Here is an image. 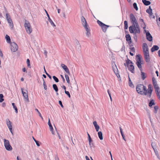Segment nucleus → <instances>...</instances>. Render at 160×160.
<instances>
[{"instance_id":"16","label":"nucleus","mask_w":160,"mask_h":160,"mask_svg":"<svg viewBox=\"0 0 160 160\" xmlns=\"http://www.w3.org/2000/svg\"><path fill=\"white\" fill-rule=\"evenodd\" d=\"M45 11L47 15V17H48V20L49 21V22L51 24L53 27L56 26L55 25V24L52 21V20H51V19L50 18L49 15V14H48V12H47V11L45 9Z\"/></svg>"},{"instance_id":"15","label":"nucleus","mask_w":160,"mask_h":160,"mask_svg":"<svg viewBox=\"0 0 160 160\" xmlns=\"http://www.w3.org/2000/svg\"><path fill=\"white\" fill-rule=\"evenodd\" d=\"M61 66L68 74L69 75L70 74V73L68 68L66 65L64 64H61Z\"/></svg>"},{"instance_id":"17","label":"nucleus","mask_w":160,"mask_h":160,"mask_svg":"<svg viewBox=\"0 0 160 160\" xmlns=\"http://www.w3.org/2000/svg\"><path fill=\"white\" fill-rule=\"evenodd\" d=\"M125 38L126 41L129 44H130L132 42V40L131 36L129 34H127L126 35Z\"/></svg>"},{"instance_id":"32","label":"nucleus","mask_w":160,"mask_h":160,"mask_svg":"<svg viewBox=\"0 0 160 160\" xmlns=\"http://www.w3.org/2000/svg\"><path fill=\"white\" fill-rule=\"evenodd\" d=\"M124 29L125 30L127 29L128 28V23L127 21H125L124 22Z\"/></svg>"},{"instance_id":"19","label":"nucleus","mask_w":160,"mask_h":160,"mask_svg":"<svg viewBox=\"0 0 160 160\" xmlns=\"http://www.w3.org/2000/svg\"><path fill=\"white\" fill-rule=\"evenodd\" d=\"M141 71V78L142 80H144L147 77V74L146 73L142 72V70Z\"/></svg>"},{"instance_id":"39","label":"nucleus","mask_w":160,"mask_h":160,"mask_svg":"<svg viewBox=\"0 0 160 160\" xmlns=\"http://www.w3.org/2000/svg\"><path fill=\"white\" fill-rule=\"evenodd\" d=\"M75 44L76 45V47L78 48V49H79V47H80V45L79 42L78 40H76L75 41Z\"/></svg>"},{"instance_id":"34","label":"nucleus","mask_w":160,"mask_h":160,"mask_svg":"<svg viewBox=\"0 0 160 160\" xmlns=\"http://www.w3.org/2000/svg\"><path fill=\"white\" fill-rule=\"evenodd\" d=\"M155 90L156 92H158L160 91V88L158 86V85L155 86H154Z\"/></svg>"},{"instance_id":"27","label":"nucleus","mask_w":160,"mask_h":160,"mask_svg":"<svg viewBox=\"0 0 160 160\" xmlns=\"http://www.w3.org/2000/svg\"><path fill=\"white\" fill-rule=\"evenodd\" d=\"M5 38L7 42L8 43H10L11 42L10 37L8 35H6L5 36Z\"/></svg>"},{"instance_id":"64","label":"nucleus","mask_w":160,"mask_h":160,"mask_svg":"<svg viewBox=\"0 0 160 160\" xmlns=\"http://www.w3.org/2000/svg\"><path fill=\"white\" fill-rule=\"evenodd\" d=\"M158 54L159 56L160 57V51H158Z\"/></svg>"},{"instance_id":"13","label":"nucleus","mask_w":160,"mask_h":160,"mask_svg":"<svg viewBox=\"0 0 160 160\" xmlns=\"http://www.w3.org/2000/svg\"><path fill=\"white\" fill-rule=\"evenodd\" d=\"M21 91L24 98L26 100L28 101L29 98L28 91L27 90H26L25 92H24L22 88H21Z\"/></svg>"},{"instance_id":"41","label":"nucleus","mask_w":160,"mask_h":160,"mask_svg":"<svg viewBox=\"0 0 160 160\" xmlns=\"http://www.w3.org/2000/svg\"><path fill=\"white\" fill-rule=\"evenodd\" d=\"M3 95L2 94H0V102H3L4 99H3Z\"/></svg>"},{"instance_id":"50","label":"nucleus","mask_w":160,"mask_h":160,"mask_svg":"<svg viewBox=\"0 0 160 160\" xmlns=\"http://www.w3.org/2000/svg\"><path fill=\"white\" fill-rule=\"evenodd\" d=\"M156 93L157 96L158 97V98L160 99V91H159L156 92Z\"/></svg>"},{"instance_id":"45","label":"nucleus","mask_w":160,"mask_h":160,"mask_svg":"<svg viewBox=\"0 0 160 160\" xmlns=\"http://www.w3.org/2000/svg\"><path fill=\"white\" fill-rule=\"evenodd\" d=\"M52 78L56 82H59L58 79L56 76H53Z\"/></svg>"},{"instance_id":"51","label":"nucleus","mask_w":160,"mask_h":160,"mask_svg":"<svg viewBox=\"0 0 160 160\" xmlns=\"http://www.w3.org/2000/svg\"><path fill=\"white\" fill-rule=\"evenodd\" d=\"M119 128H120V132L121 133V134L122 135L124 134H123V132L122 131V128L121 127H120Z\"/></svg>"},{"instance_id":"7","label":"nucleus","mask_w":160,"mask_h":160,"mask_svg":"<svg viewBox=\"0 0 160 160\" xmlns=\"http://www.w3.org/2000/svg\"><path fill=\"white\" fill-rule=\"evenodd\" d=\"M24 26L27 32L29 34H30L32 31V30L30 24L28 21H26V22L24 24Z\"/></svg>"},{"instance_id":"29","label":"nucleus","mask_w":160,"mask_h":160,"mask_svg":"<svg viewBox=\"0 0 160 160\" xmlns=\"http://www.w3.org/2000/svg\"><path fill=\"white\" fill-rule=\"evenodd\" d=\"M154 109V112L155 113H157V111L159 109L158 106L157 105L153 107Z\"/></svg>"},{"instance_id":"24","label":"nucleus","mask_w":160,"mask_h":160,"mask_svg":"<svg viewBox=\"0 0 160 160\" xmlns=\"http://www.w3.org/2000/svg\"><path fill=\"white\" fill-rule=\"evenodd\" d=\"M142 50H148V48L147 44L146 43H144L142 46Z\"/></svg>"},{"instance_id":"38","label":"nucleus","mask_w":160,"mask_h":160,"mask_svg":"<svg viewBox=\"0 0 160 160\" xmlns=\"http://www.w3.org/2000/svg\"><path fill=\"white\" fill-rule=\"evenodd\" d=\"M87 134L88 137V141L89 142V145L90 146L91 145V142H92V139L91 138L90 135L88 134V133L87 132Z\"/></svg>"},{"instance_id":"22","label":"nucleus","mask_w":160,"mask_h":160,"mask_svg":"<svg viewBox=\"0 0 160 160\" xmlns=\"http://www.w3.org/2000/svg\"><path fill=\"white\" fill-rule=\"evenodd\" d=\"M112 66L114 73L116 74H117L118 73V69L116 65L115 64L113 65V64H112Z\"/></svg>"},{"instance_id":"14","label":"nucleus","mask_w":160,"mask_h":160,"mask_svg":"<svg viewBox=\"0 0 160 160\" xmlns=\"http://www.w3.org/2000/svg\"><path fill=\"white\" fill-rule=\"evenodd\" d=\"M85 26L84 27V28H85L86 30V35L88 37H89L91 35V33L90 32V30L89 27L88 25L87 26L86 25H85Z\"/></svg>"},{"instance_id":"47","label":"nucleus","mask_w":160,"mask_h":160,"mask_svg":"<svg viewBox=\"0 0 160 160\" xmlns=\"http://www.w3.org/2000/svg\"><path fill=\"white\" fill-rule=\"evenodd\" d=\"M35 110L38 112V114H39V116H40V117L41 118H42V119H43V118H42V115H41V114L40 112L36 108V109H35Z\"/></svg>"},{"instance_id":"44","label":"nucleus","mask_w":160,"mask_h":160,"mask_svg":"<svg viewBox=\"0 0 160 160\" xmlns=\"http://www.w3.org/2000/svg\"><path fill=\"white\" fill-rule=\"evenodd\" d=\"M43 85L44 88L45 90H47V87L46 84L45 82V81L43 80Z\"/></svg>"},{"instance_id":"23","label":"nucleus","mask_w":160,"mask_h":160,"mask_svg":"<svg viewBox=\"0 0 160 160\" xmlns=\"http://www.w3.org/2000/svg\"><path fill=\"white\" fill-rule=\"evenodd\" d=\"M134 33H132L133 34V38L135 40L136 42L137 41V37L136 35L137 33L139 34L140 32H140H136V30L135 29V30L134 31Z\"/></svg>"},{"instance_id":"20","label":"nucleus","mask_w":160,"mask_h":160,"mask_svg":"<svg viewBox=\"0 0 160 160\" xmlns=\"http://www.w3.org/2000/svg\"><path fill=\"white\" fill-rule=\"evenodd\" d=\"M48 125L49 127L50 131L53 134H54V132L53 131V129L51 123H50L49 119L48 122Z\"/></svg>"},{"instance_id":"46","label":"nucleus","mask_w":160,"mask_h":160,"mask_svg":"<svg viewBox=\"0 0 160 160\" xmlns=\"http://www.w3.org/2000/svg\"><path fill=\"white\" fill-rule=\"evenodd\" d=\"M152 10L151 8V18H152L153 19L155 18V16L152 15Z\"/></svg>"},{"instance_id":"57","label":"nucleus","mask_w":160,"mask_h":160,"mask_svg":"<svg viewBox=\"0 0 160 160\" xmlns=\"http://www.w3.org/2000/svg\"><path fill=\"white\" fill-rule=\"evenodd\" d=\"M2 107H4L6 106V104L5 102H3L2 104Z\"/></svg>"},{"instance_id":"60","label":"nucleus","mask_w":160,"mask_h":160,"mask_svg":"<svg viewBox=\"0 0 160 160\" xmlns=\"http://www.w3.org/2000/svg\"><path fill=\"white\" fill-rule=\"evenodd\" d=\"M85 158H86V160H90L89 159V158H88V156H85Z\"/></svg>"},{"instance_id":"56","label":"nucleus","mask_w":160,"mask_h":160,"mask_svg":"<svg viewBox=\"0 0 160 160\" xmlns=\"http://www.w3.org/2000/svg\"><path fill=\"white\" fill-rule=\"evenodd\" d=\"M62 88L64 89V90H65V91H66V88L64 85L62 86Z\"/></svg>"},{"instance_id":"8","label":"nucleus","mask_w":160,"mask_h":160,"mask_svg":"<svg viewBox=\"0 0 160 160\" xmlns=\"http://www.w3.org/2000/svg\"><path fill=\"white\" fill-rule=\"evenodd\" d=\"M6 18L7 22L9 23V26L11 27V29H13L14 27L13 24L10 16L8 13L6 14Z\"/></svg>"},{"instance_id":"4","label":"nucleus","mask_w":160,"mask_h":160,"mask_svg":"<svg viewBox=\"0 0 160 160\" xmlns=\"http://www.w3.org/2000/svg\"><path fill=\"white\" fill-rule=\"evenodd\" d=\"M133 63L129 59H127L126 60V63H125V66L126 65L127 66L128 70L132 73H134L135 72L134 66L133 65Z\"/></svg>"},{"instance_id":"62","label":"nucleus","mask_w":160,"mask_h":160,"mask_svg":"<svg viewBox=\"0 0 160 160\" xmlns=\"http://www.w3.org/2000/svg\"><path fill=\"white\" fill-rule=\"evenodd\" d=\"M37 145L38 146H40V144H39V142L38 141V142H36V143Z\"/></svg>"},{"instance_id":"9","label":"nucleus","mask_w":160,"mask_h":160,"mask_svg":"<svg viewBox=\"0 0 160 160\" xmlns=\"http://www.w3.org/2000/svg\"><path fill=\"white\" fill-rule=\"evenodd\" d=\"M4 146L6 149L8 151H11L12 148V146L10 145L9 141L5 139H4Z\"/></svg>"},{"instance_id":"61","label":"nucleus","mask_w":160,"mask_h":160,"mask_svg":"<svg viewBox=\"0 0 160 160\" xmlns=\"http://www.w3.org/2000/svg\"><path fill=\"white\" fill-rule=\"evenodd\" d=\"M22 71L23 72H25L26 71V68H22Z\"/></svg>"},{"instance_id":"63","label":"nucleus","mask_w":160,"mask_h":160,"mask_svg":"<svg viewBox=\"0 0 160 160\" xmlns=\"http://www.w3.org/2000/svg\"><path fill=\"white\" fill-rule=\"evenodd\" d=\"M156 73L157 74V76H158V71H156Z\"/></svg>"},{"instance_id":"31","label":"nucleus","mask_w":160,"mask_h":160,"mask_svg":"<svg viewBox=\"0 0 160 160\" xmlns=\"http://www.w3.org/2000/svg\"><path fill=\"white\" fill-rule=\"evenodd\" d=\"M98 136L101 140L103 139V137L102 135V133L101 132H99L98 133Z\"/></svg>"},{"instance_id":"3","label":"nucleus","mask_w":160,"mask_h":160,"mask_svg":"<svg viewBox=\"0 0 160 160\" xmlns=\"http://www.w3.org/2000/svg\"><path fill=\"white\" fill-rule=\"evenodd\" d=\"M136 64L140 71L142 70V66L144 64V62L142 60L141 55L138 54L136 57Z\"/></svg>"},{"instance_id":"36","label":"nucleus","mask_w":160,"mask_h":160,"mask_svg":"<svg viewBox=\"0 0 160 160\" xmlns=\"http://www.w3.org/2000/svg\"><path fill=\"white\" fill-rule=\"evenodd\" d=\"M159 47L157 45H154L151 49V50H158Z\"/></svg>"},{"instance_id":"30","label":"nucleus","mask_w":160,"mask_h":160,"mask_svg":"<svg viewBox=\"0 0 160 160\" xmlns=\"http://www.w3.org/2000/svg\"><path fill=\"white\" fill-rule=\"evenodd\" d=\"M152 83H153V86L158 85L157 84V81L156 80V79L155 78H152Z\"/></svg>"},{"instance_id":"5","label":"nucleus","mask_w":160,"mask_h":160,"mask_svg":"<svg viewBox=\"0 0 160 160\" xmlns=\"http://www.w3.org/2000/svg\"><path fill=\"white\" fill-rule=\"evenodd\" d=\"M139 21L140 24H141V27H142L143 29H144V31L146 33V38L147 39L148 41H150V33L149 31H148V32H146L145 30V24L143 20L142 19L140 18Z\"/></svg>"},{"instance_id":"11","label":"nucleus","mask_w":160,"mask_h":160,"mask_svg":"<svg viewBox=\"0 0 160 160\" xmlns=\"http://www.w3.org/2000/svg\"><path fill=\"white\" fill-rule=\"evenodd\" d=\"M11 50H18V46L15 42H11L10 43Z\"/></svg>"},{"instance_id":"33","label":"nucleus","mask_w":160,"mask_h":160,"mask_svg":"<svg viewBox=\"0 0 160 160\" xmlns=\"http://www.w3.org/2000/svg\"><path fill=\"white\" fill-rule=\"evenodd\" d=\"M52 87L55 92H57L58 90L57 85L56 84H53L52 85Z\"/></svg>"},{"instance_id":"35","label":"nucleus","mask_w":160,"mask_h":160,"mask_svg":"<svg viewBox=\"0 0 160 160\" xmlns=\"http://www.w3.org/2000/svg\"><path fill=\"white\" fill-rule=\"evenodd\" d=\"M156 104L155 101L154 100H151V108H153L152 105H155Z\"/></svg>"},{"instance_id":"12","label":"nucleus","mask_w":160,"mask_h":160,"mask_svg":"<svg viewBox=\"0 0 160 160\" xmlns=\"http://www.w3.org/2000/svg\"><path fill=\"white\" fill-rule=\"evenodd\" d=\"M6 123L7 125L8 128L10 132L12 134V125L11 122L8 119H7L6 120Z\"/></svg>"},{"instance_id":"28","label":"nucleus","mask_w":160,"mask_h":160,"mask_svg":"<svg viewBox=\"0 0 160 160\" xmlns=\"http://www.w3.org/2000/svg\"><path fill=\"white\" fill-rule=\"evenodd\" d=\"M128 80H129L128 83H129V86L132 88H133L134 85L133 84L129 76H128Z\"/></svg>"},{"instance_id":"58","label":"nucleus","mask_w":160,"mask_h":160,"mask_svg":"<svg viewBox=\"0 0 160 160\" xmlns=\"http://www.w3.org/2000/svg\"><path fill=\"white\" fill-rule=\"evenodd\" d=\"M44 54H45V57H47V52L46 51H44Z\"/></svg>"},{"instance_id":"2","label":"nucleus","mask_w":160,"mask_h":160,"mask_svg":"<svg viewBox=\"0 0 160 160\" xmlns=\"http://www.w3.org/2000/svg\"><path fill=\"white\" fill-rule=\"evenodd\" d=\"M148 88L143 84H138L136 87L137 92L139 94L147 96H150V84L148 85Z\"/></svg>"},{"instance_id":"1","label":"nucleus","mask_w":160,"mask_h":160,"mask_svg":"<svg viewBox=\"0 0 160 160\" xmlns=\"http://www.w3.org/2000/svg\"><path fill=\"white\" fill-rule=\"evenodd\" d=\"M130 18L132 24V25L129 27L130 33H134L135 29L136 30V32H140L139 25L136 18L133 13H132L130 14Z\"/></svg>"},{"instance_id":"55","label":"nucleus","mask_w":160,"mask_h":160,"mask_svg":"<svg viewBox=\"0 0 160 160\" xmlns=\"http://www.w3.org/2000/svg\"><path fill=\"white\" fill-rule=\"evenodd\" d=\"M0 56L1 57H3V54L2 51H0Z\"/></svg>"},{"instance_id":"18","label":"nucleus","mask_w":160,"mask_h":160,"mask_svg":"<svg viewBox=\"0 0 160 160\" xmlns=\"http://www.w3.org/2000/svg\"><path fill=\"white\" fill-rule=\"evenodd\" d=\"M81 19L82 23V25H83V26L84 27L85 26V25H86L87 26L88 25L86 21L85 18L83 16H82L81 17Z\"/></svg>"},{"instance_id":"53","label":"nucleus","mask_w":160,"mask_h":160,"mask_svg":"<svg viewBox=\"0 0 160 160\" xmlns=\"http://www.w3.org/2000/svg\"><path fill=\"white\" fill-rule=\"evenodd\" d=\"M46 74L49 77L50 79H52L51 77L47 72H46Z\"/></svg>"},{"instance_id":"42","label":"nucleus","mask_w":160,"mask_h":160,"mask_svg":"<svg viewBox=\"0 0 160 160\" xmlns=\"http://www.w3.org/2000/svg\"><path fill=\"white\" fill-rule=\"evenodd\" d=\"M133 6L134 8L136 10H138V7L137 6V3L135 2H134L133 4Z\"/></svg>"},{"instance_id":"43","label":"nucleus","mask_w":160,"mask_h":160,"mask_svg":"<svg viewBox=\"0 0 160 160\" xmlns=\"http://www.w3.org/2000/svg\"><path fill=\"white\" fill-rule=\"evenodd\" d=\"M27 66L29 68H31V66L30 63V60L29 59H28L27 60Z\"/></svg>"},{"instance_id":"37","label":"nucleus","mask_w":160,"mask_h":160,"mask_svg":"<svg viewBox=\"0 0 160 160\" xmlns=\"http://www.w3.org/2000/svg\"><path fill=\"white\" fill-rule=\"evenodd\" d=\"M12 105L13 107V108L15 110V112L17 113H18V108H17L16 106L15 105V104L14 103H12Z\"/></svg>"},{"instance_id":"48","label":"nucleus","mask_w":160,"mask_h":160,"mask_svg":"<svg viewBox=\"0 0 160 160\" xmlns=\"http://www.w3.org/2000/svg\"><path fill=\"white\" fill-rule=\"evenodd\" d=\"M65 94H66L69 98H70L71 97L70 94L68 91H65Z\"/></svg>"},{"instance_id":"25","label":"nucleus","mask_w":160,"mask_h":160,"mask_svg":"<svg viewBox=\"0 0 160 160\" xmlns=\"http://www.w3.org/2000/svg\"><path fill=\"white\" fill-rule=\"evenodd\" d=\"M151 145H152V148L153 149V150H154V152H155V154L158 157V151L157 150V149L155 147H154L153 143H152Z\"/></svg>"},{"instance_id":"6","label":"nucleus","mask_w":160,"mask_h":160,"mask_svg":"<svg viewBox=\"0 0 160 160\" xmlns=\"http://www.w3.org/2000/svg\"><path fill=\"white\" fill-rule=\"evenodd\" d=\"M97 22L98 25L101 27L102 31L104 32H105L107 31L108 28L110 27V26L105 24L99 20L97 21Z\"/></svg>"},{"instance_id":"59","label":"nucleus","mask_w":160,"mask_h":160,"mask_svg":"<svg viewBox=\"0 0 160 160\" xmlns=\"http://www.w3.org/2000/svg\"><path fill=\"white\" fill-rule=\"evenodd\" d=\"M109 153L110 154V156L111 157V160H113L112 154L111 152L110 151L109 152Z\"/></svg>"},{"instance_id":"54","label":"nucleus","mask_w":160,"mask_h":160,"mask_svg":"<svg viewBox=\"0 0 160 160\" xmlns=\"http://www.w3.org/2000/svg\"><path fill=\"white\" fill-rule=\"evenodd\" d=\"M60 76H61V77L63 79V82H65V79H64V78L63 75H61Z\"/></svg>"},{"instance_id":"49","label":"nucleus","mask_w":160,"mask_h":160,"mask_svg":"<svg viewBox=\"0 0 160 160\" xmlns=\"http://www.w3.org/2000/svg\"><path fill=\"white\" fill-rule=\"evenodd\" d=\"M146 12L148 13L150 16V6H149L148 8L146 10Z\"/></svg>"},{"instance_id":"21","label":"nucleus","mask_w":160,"mask_h":160,"mask_svg":"<svg viewBox=\"0 0 160 160\" xmlns=\"http://www.w3.org/2000/svg\"><path fill=\"white\" fill-rule=\"evenodd\" d=\"M93 124L94 126L95 129L97 132H98L100 128V127L97 124V122L96 121H94Z\"/></svg>"},{"instance_id":"26","label":"nucleus","mask_w":160,"mask_h":160,"mask_svg":"<svg viewBox=\"0 0 160 160\" xmlns=\"http://www.w3.org/2000/svg\"><path fill=\"white\" fill-rule=\"evenodd\" d=\"M142 2L146 6L150 5V1L146 0H142Z\"/></svg>"},{"instance_id":"40","label":"nucleus","mask_w":160,"mask_h":160,"mask_svg":"<svg viewBox=\"0 0 160 160\" xmlns=\"http://www.w3.org/2000/svg\"><path fill=\"white\" fill-rule=\"evenodd\" d=\"M65 78L66 79V81L67 82V83L69 84H70V80H69V76H68V75L67 74H65Z\"/></svg>"},{"instance_id":"52","label":"nucleus","mask_w":160,"mask_h":160,"mask_svg":"<svg viewBox=\"0 0 160 160\" xmlns=\"http://www.w3.org/2000/svg\"><path fill=\"white\" fill-rule=\"evenodd\" d=\"M59 103L61 107L62 108H63V105L62 104V102L61 101H59Z\"/></svg>"},{"instance_id":"10","label":"nucleus","mask_w":160,"mask_h":160,"mask_svg":"<svg viewBox=\"0 0 160 160\" xmlns=\"http://www.w3.org/2000/svg\"><path fill=\"white\" fill-rule=\"evenodd\" d=\"M144 54L145 61L146 62H149L150 61L149 51H144Z\"/></svg>"}]
</instances>
